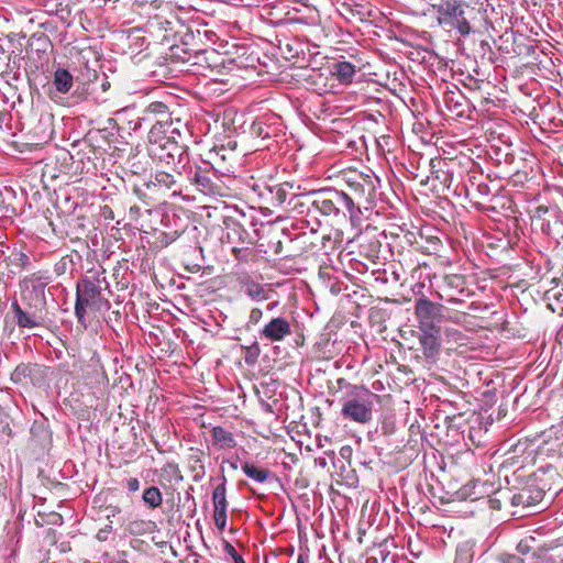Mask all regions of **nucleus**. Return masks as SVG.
<instances>
[{
  "mask_svg": "<svg viewBox=\"0 0 563 563\" xmlns=\"http://www.w3.org/2000/svg\"><path fill=\"white\" fill-rule=\"evenodd\" d=\"M543 489L536 487L533 484H528L514 494L510 500L514 506L529 507L540 503L543 499Z\"/></svg>",
  "mask_w": 563,
  "mask_h": 563,
  "instance_id": "6e6552de",
  "label": "nucleus"
},
{
  "mask_svg": "<svg viewBox=\"0 0 563 563\" xmlns=\"http://www.w3.org/2000/svg\"><path fill=\"white\" fill-rule=\"evenodd\" d=\"M195 183L199 187L200 191L208 194L213 191V181L210 177L209 172L197 170L195 174Z\"/></svg>",
  "mask_w": 563,
  "mask_h": 563,
  "instance_id": "aec40b11",
  "label": "nucleus"
},
{
  "mask_svg": "<svg viewBox=\"0 0 563 563\" xmlns=\"http://www.w3.org/2000/svg\"><path fill=\"white\" fill-rule=\"evenodd\" d=\"M526 563H563V549H540L526 554Z\"/></svg>",
  "mask_w": 563,
  "mask_h": 563,
  "instance_id": "9d476101",
  "label": "nucleus"
},
{
  "mask_svg": "<svg viewBox=\"0 0 563 563\" xmlns=\"http://www.w3.org/2000/svg\"><path fill=\"white\" fill-rule=\"evenodd\" d=\"M15 262L21 267H26L29 265L30 258L26 254L20 252L15 256Z\"/></svg>",
  "mask_w": 563,
  "mask_h": 563,
  "instance_id": "cd10ccee",
  "label": "nucleus"
},
{
  "mask_svg": "<svg viewBox=\"0 0 563 563\" xmlns=\"http://www.w3.org/2000/svg\"><path fill=\"white\" fill-rule=\"evenodd\" d=\"M423 333L420 336V343L424 350V354L428 356H432L439 349V340L438 332L439 329L435 330H421Z\"/></svg>",
  "mask_w": 563,
  "mask_h": 563,
  "instance_id": "4468645a",
  "label": "nucleus"
},
{
  "mask_svg": "<svg viewBox=\"0 0 563 563\" xmlns=\"http://www.w3.org/2000/svg\"><path fill=\"white\" fill-rule=\"evenodd\" d=\"M104 308H109V301L103 297L100 284L89 279L78 282L75 305L78 322L85 324V316L88 310L100 311Z\"/></svg>",
  "mask_w": 563,
  "mask_h": 563,
  "instance_id": "20e7f679",
  "label": "nucleus"
},
{
  "mask_svg": "<svg viewBox=\"0 0 563 563\" xmlns=\"http://www.w3.org/2000/svg\"><path fill=\"white\" fill-rule=\"evenodd\" d=\"M242 470L246 476H249L250 478L254 479L257 483L266 482L271 475L269 470L260 468L256 465H254L253 463H249V462H246L242 465Z\"/></svg>",
  "mask_w": 563,
  "mask_h": 563,
  "instance_id": "a211bd4d",
  "label": "nucleus"
},
{
  "mask_svg": "<svg viewBox=\"0 0 563 563\" xmlns=\"http://www.w3.org/2000/svg\"><path fill=\"white\" fill-rule=\"evenodd\" d=\"M13 310L15 312L16 322L21 328H34L40 324V322L23 311L18 303L13 305Z\"/></svg>",
  "mask_w": 563,
  "mask_h": 563,
  "instance_id": "412c9836",
  "label": "nucleus"
},
{
  "mask_svg": "<svg viewBox=\"0 0 563 563\" xmlns=\"http://www.w3.org/2000/svg\"><path fill=\"white\" fill-rule=\"evenodd\" d=\"M443 306L429 300L426 297L419 298L415 305V314L419 322L420 330H435V323L442 319Z\"/></svg>",
  "mask_w": 563,
  "mask_h": 563,
  "instance_id": "423d86ee",
  "label": "nucleus"
},
{
  "mask_svg": "<svg viewBox=\"0 0 563 563\" xmlns=\"http://www.w3.org/2000/svg\"><path fill=\"white\" fill-rule=\"evenodd\" d=\"M159 156H152L153 158L163 162L167 165L173 164L176 157H180L183 155V147L174 140V137L164 141L161 146H158Z\"/></svg>",
  "mask_w": 563,
  "mask_h": 563,
  "instance_id": "f8f14e48",
  "label": "nucleus"
},
{
  "mask_svg": "<svg viewBox=\"0 0 563 563\" xmlns=\"http://www.w3.org/2000/svg\"><path fill=\"white\" fill-rule=\"evenodd\" d=\"M355 73L356 67L350 62L342 60L333 65L332 75L341 84H351L353 81Z\"/></svg>",
  "mask_w": 563,
  "mask_h": 563,
  "instance_id": "ddd939ff",
  "label": "nucleus"
},
{
  "mask_svg": "<svg viewBox=\"0 0 563 563\" xmlns=\"http://www.w3.org/2000/svg\"><path fill=\"white\" fill-rule=\"evenodd\" d=\"M507 563H526V556L519 558L516 555H510L507 560Z\"/></svg>",
  "mask_w": 563,
  "mask_h": 563,
  "instance_id": "c756f323",
  "label": "nucleus"
},
{
  "mask_svg": "<svg viewBox=\"0 0 563 563\" xmlns=\"http://www.w3.org/2000/svg\"><path fill=\"white\" fill-rule=\"evenodd\" d=\"M437 22L443 29L455 30L460 35L467 36L472 32L467 19L468 12L473 11L464 0H439L432 4Z\"/></svg>",
  "mask_w": 563,
  "mask_h": 563,
  "instance_id": "f257e3e1",
  "label": "nucleus"
},
{
  "mask_svg": "<svg viewBox=\"0 0 563 563\" xmlns=\"http://www.w3.org/2000/svg\"><path fill=\"white\" fill-rule=\"evenodd\" d=\"M167 128L168 122L164 121H157L153 126L151 128L148 132V147L147 151L151 156H159L158 146L164 143V141H167L172 139L167 135Z\"/></svg>",
  "mask_w": 563,
  "mask_h": 563,
  "instance_id": "1a4fd4ad",
  "label": "nucleus"
},
{
  "mask_svg": "<svg viewBox=\"0 0 563 563\" xmlns=\"http://www.w3.org/2000/svg\"><path fill=\"white\" fill-rule=\"evenodd\" d=\"M228 549H229V553H231L232 556L238 554L236 551L234 550V548L231 544H228Z\"/></svg>",
  "mask_w": 563,
  "mask_h": 563,
  "instance_id": "2f4dec72",
  "label": "nucleus"
},
{
  "mask_svg": "<svg viewBox=\"0 0 563 563\" xmlns=\"http://www.w3.org/2000/svg\"><path fill=\"white\" fill-rule=\"evenodd\" d=\"M309 197L311 198L309 212L314 210L324 216L338 214L345 209L347 201L343 194L334 189L316 191L310 194Z\"/></svg>",
  "mask_w": 563,
  "mask_h": 563,
  "instance_id": "39448f33",
  "label": "nucleus"
},
{
  "mask_svg": "<svg viewBox=\"0 0 563 563\" xmlns=\"http://www.w3.org/2000/svg\"><path fill=\"white\" fill-rule=\"evenodd\" d=\"M154 180L155 184L166 188H172L176 184L175 175L162 170L156 172Z\"/></svg>",
  "mask_w": 563,
  "mask_h": 563,
  "instance_id": "5701e85b",
  "label": "nucleus"
},
{
  "mask_svg": "<svg viewBox=\"0 0 563 563\" xmlns=\"http://www.w3.org/2000/svg\"><path fill=\"white\" fill-rule=\"evenodd\" d=\"M142 499L144 504H146L150 508L155 509L158 508L163 504V496L161 490L151 486L143 492Z\"/></svg>",
  "mask_w": 563,
  "mask_h": 563,
  "instance_id": "6ab92c4d",
  "label": "nucleus"
},
{
  "mask_svg": "<svg viewBox=\"0 0 563 563\" xmlns=\"http://www.w3.org/2000/svg\"><path fill=\"white\" fill-rule=\"evenodd\" d=\"M148 110L156 113H166L167 107L162 102H153L150 104Z\"/></svg>",
  "mask_w": 563,
  "mask_h": 563,
  "instance_id": "bb28decb",
  "label": "nucleus"
},
{
  "mask_svg": "<svg viewBox=\"0 0 563 563\" xmlns=\"http://www.w3.org/2000/svg\"><path fill=\"white\" fill-rule=\"evenodd\" d=\"M242 290L253 300L263 301L268 298V291L265 287L254 280H245L242 283Z\"/></svg>",
  "mask_w": 563,
  "mask_h": 563,
  "instance_id": "2eb2a0df",
  "label": "nucleus"
},
{
  "mask_svg": "<svg viewBox=\"0 0 563 563\" xmlns=\"http://www.w3.org/2000/svg\"><path fill=\"white\" fill-rule=\"evenodd\" d=\"M211 439L217 450H230L238 445L234 434L220 426L211 429Z\"/></svg>",
  "mask_w": 563,
  "mask_h": 563,
  "instance_id": "9b49d317",
  "label": "nucleus"
},
{
  "mask_svg": "<svg viewBox=\"0 0 563 563\" xmlns=\"http://www.w3.org/2000/svg\"><path fill=\"white\" fill-rule=\"evenodd\" d=\"M233 560L235 563H245L242 556L239 554L233 555Z\"/></svg>",
  "mask_w": 563,
  "mask_h": 563,
  "instance_id": "7c9ffc66",
  "label": "nucleus"
},
{
  "mask_svg": "<svg viewBox=\"0 0 563 563\" xmlns=\"http://www.w3.org/2000/svg\"><path fill=\"white\" fill-rule=\"evenodd\" d=\"M379 399L364 386H354L343 400L341 415L344 419L366 424L373 420L375 402Z\"/></svg>",
  "mask_w": 563,
  "mask_h": 563,
  "instance_id": "f03ea898",
  "label": "nucleus"
},
{
  "mask_svg": "<svg viewBox=\"0 0 563 563\" xmlns=\"http://www.w3.org/2000/svg\"><path fill=\"white\" fill-rule=\"evenodd\" d=\"M227 478L222 476V481L212 492V504L213 510H228V500H227V487H225Z\"/></svg>",
  "mask_w": 563,
  "mask_h": 563,
  "instance_id": "f3484780",
  "label": "nucleus"
},
{
  "mask_svg": "<svg viewBox=\"0 0 563 563\" xmlns=\"http://www.w3.org/2000/svg\"><path fill=\"white\" fill-rule=\"evenodd\" d=\"M125 487L134 493L140 488V481L136 477H130L124 481Z\"/></svg>",
  "mask_w": 563,
  "mask_h": 563,
  "instance_id": "a878e982",
  "label": "nucleus"
},
{
  "mask_svg": "<svg viewBox=\"0 0 563 563\" xmlns=\"http://www.w3.org/2000/svg\"><path fill=\"white\" fill-rule=\"evenodd\" d=\"M290 188L291 185L288 183H284L273 188H269V192L273 195V202L276 205H282L283 202H285L286 197L288 195V189Z\"/></svg>",
  "mask_w": 563,
  "mask_h": 563,
  "instance_id": "4be33fe9",
  "label": "nucleus"
},
{
  "mask_svg": "<svg viewBox=\"0 0 563 563\" xmlns=\"http://www.w3.org/2000/svg\"><path fill=\"white\" fill-rule=\"evenodd\" d=\"M346 190L340 191L346 198L345 210L350 213L351 219L357 217L360 206L369 203L375 194V185L371 176L362 173L351 172L344 177Z\"/></svg>",
  "mask_w": 563,
  "mask_h": 563,
  "instance_id": "7ed1b4c3",
  "label": "nucleus"
},
{
  "mask_svg": "<svg viewBox=\"0 0 563 563\" xmlns=\"http://www.w3.org/2000/svg\"><path fill=\"white\" fill-rule=\"evenodd\" d=\"M228 510H213V521L216 527L222 532L227 527Z\"/></svg>",
  "mask_w": 563,
  "mask_h": 563,
  "instance_id": "b1692460",
  "label": "nucleus"
},
{
  "mask_svg": "<svg viewBox=\"0 0 563 563\" xmlns=\"http://www.w3.org/2000/svg\"><path fill=\"white\" fill-rule=\"evenodd\" d=\"M297 563H305L303 558L301 555L298 558Z\"/></svg>",
  "mask_w": 563,
  "mask_h": 563,
  "instance_id": "473e14b6",
  "label": "nucleus"
},
{
  "mask_svg": "<svg viewBox=\"0 0 563 563\" xmlns=\"http://www.w3.org/2000/svg\"><path fill=\"white\" fill-rule=\"evenodd\" d=\"M53 84L58 92L67 93L73 87V76L68 70L58 68L54 73Z\"/></svg>",
  "mask_w": 563,
  "mask_h": 563,
  "instance_id": "dca6fc26",
  "label": "nucleus"
},
{
  "mask_svg": "<svg viewBox=\"0 0 563 563\" xmlns=\"http://www.w3.org/2000/svg\"><path fill=\"white\" fill-rule=\"evenodd\" d=\"M489 504L493 509L499 510L501 508L500 499H498L497 497H490Z\"/></svg>",
  "mask_w": 563,
  "mask_h": 563,
  "instance_id": "c85d7f7f",
  "label": "nucleus"
},
{
  "mask_svg": "<svg viewBox=\"0 0 563 563\" xmlns=\"http://www.w3.org/2000/svg\"><path fill=\"white\" fill-rule=\"evenodd\" d=\"M263 317V311L260 308H253L250 311L247 325H256Z\"/></svg>",
  "mask_w": 563,
  "mask_h": 563,
  "instance_id": "393cba45",
  "label": "nucleus"
},
{
  "mask_svg": "<svg viewBox=\"0 0 563 563\" xmlns=\"http://www.w3.org/2000/svg\"><path fill=\"white\" fill-rule=\"evenodd\" d=\"M291 334V325L284 317L273 318L261 330L260 335L269 342H280Z\"/></svg>",
  "mask_w": 563,
  "mask_h": 563,
  "instance_id": "0eeeda50",
  "label": "nucleus"
}]
</instances>
